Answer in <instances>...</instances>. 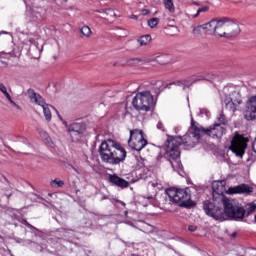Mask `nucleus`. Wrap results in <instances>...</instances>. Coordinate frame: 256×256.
<instances>
[{"label":"nucleus","mask_w":256,"mask_h":256,"mask_svg":"<svg viewBox=\"0 0 256 256\" xmlns=\"http://www.w3.org/2000/svg\"><path fill=\"white\" fill-rule=\"evenodd\" d=\"M191 127L193 129V132L190 133V135L184 136L182 138L181 136H168L166 142H165V154L164 157L169 161L171 164L172 169L174 171H178V169H181L183 165H181V150H179V147L181 145H184V147H187L188 149H193L195 147V144L197 143V139L193 137V133L195 132V120L191 118Z\"/></svg>","instance_id":"nucleus-1"},{"label":"nucleus","mask_w":256,"mask_h":256,"mask_svg":"<svg viewBox=\"0 0 256 256\" xmlns=\"http://www.w3.org/2000/svg\"><path fill=\"white\" fill-rule=\"evenodd\" d=\"M98 152L103 163H109L110 165H119L127 159L125 148L112 139L102 142Z\"/></svg>","instance_id":"nucleus-2"},{"label":"nucleus","mask_w":256,"mask_h":256,"mask_svg":"<svg viewBox=\"0 0 256 256\" xmlns=\"http://www.w3.org/2000/svg\"><path fill=\"white\" fill-rule=\"evenodd\" d=\"M165 199L185 209L195 207V201L191 200V188L189 187L184 189L168 188Z\"/></svg>","instance_id":"nucleus-3"},{"label":"nucleus","mask_w":256,"mask_h":256,"mask_svg":"<svg viewBox=\"0 0 256 256\" xmlns=\"http://www.w3.org/2000/svg\"><path fill=\"white\" fill-rule=\"evenodd\" d=\"M132 105L136 111H151L157 102L150 91H143L136 94L132 100Z\"/></svg>","instance_id":"nucleus-4"},{"label":"nucleus","mask_w":256,"mask_h":256,"mask_svg":"<svg viewBox=\"0 0 256 256\" xmlns=\"http://www.w3.org/2000/svg\"><path fill=\"white\" fill-rule=\"evenodd\" d=\"M224 217H228L230 221H243L245 219V210L237 200L228 199L223 202Z\"/></svg>","instance_id":"nucleus-5"},{"label":"nucleus","mask_w":256,"mask_h":256,"mask_svg":"<svg viewBox=\"0 0 256 256\" xmlns=\"http://www.w3.org/2000/svg\"><path fill=\"white\" fill-rule=\"evenodd\" d=\"M203 210L208 217H212V219H215V221H225L223 203L219 202L217 198H213L212 202L209 200L204 201Z\"/></svg>","instance_id":"nucleus-6"},{"label":"nucleus","mask_w":256,"mask_h":256,"mask_svg":"<svg viewBox=\"0 0 256 256\" xmlns=\"http://www.w3.org/2000/svg\"><path fill=\"white\" fill-rule=\"evenodd\" d=\"M225 131L226 129L225 126H223V124H214L213 126H210L207 129L195 126L192 135L194 139H196V141H199V139H201V133H204L205 135L212 137V139H221V137L225 135Z\"/></svg>","instance_id":"nucleus-7"},{"label":"nucleus","mask_w":256,"mask_h":256,"mask_svg":"<svg viewBox=\"0 0 256 256\" xmlns=\"http://www.w3.org/2000/svg\"><path fill=\"white\" fill-rule=\"evenodd\" d=\"M128 145L131 149H134V151H143L147 146V139L143 136V130H130Z\"/></svg>","instance_id":"nucleus-8"},{"label":"nucleus","mask_w":256,"mask_h":256,"mask_svg":"<svg viewBox=\"0 0 256 256\" xmlns=\"http://www.w3.org/2000/svg\"><path fill=\"white\" fill-rule=\"evenodd\" d=\"M28 98L30 99L31 103H35V105H39L43 108V114L46 121L50 122L52 119L51 109H49V105L45 103V99L41 97L39 93H36L35 90L29 88L27 90Z\"/></svg>","instance_id":"nucleus-9"},{"label":"nucleus","mask_w":256,"mask_h":256,"mask_svg":"<svg viewBox=\"0 0 256 256\" xmlns=\"http://www.w3.org/2000/svg\"><path fill=\"white\" fill-rule=\"evenodd\" d=\"M242 103L243 98L241 97V93L237 91L230 93L224 99L225 108L232 113H235V111H239V107Z\"/></svg>","instance_id":"nucleus-10"},{"label":"nucleus","mask_w":256,"mask_h":256,"mask_svg":"<svg viewBox=\"0 0 256 256\" xmlns=\"http://www.w3.org/2000/svg\"><path fill=\"white\" fill-rule=\"evenodd\" d=\"M229 149L236 155V157L243 158L245 150L247 149V142L245 141V138L241 135L234 136L231 140Z\"/></svg>","instance_id":"nucleus-11"},{"label":"nucleus","mask_w":256,"mask_h":256,"mask_svg":"<svg viewBox=\"0 0 256 256\" xmlns=\"http://www.w3.org/2000/svg\"><path fill=\"white\" fill-rule=\"evenodd\" d=\"M226 185L227 182L225 180L214 181L212 183V197L213 199H217L219 203H225V201L229 200L224 194L227 191L225 188Z\"/></svg>","instance_id":"nucleus-12"},{"label":"nucleus","mask_w":256,"mask_h":256,"mask_svg":"<svg viewBox=\"0 0 256 256\" xmlns=\"http://www.w3.org/2000/svg\"><path fill=\"white\" fill-rule=\"evenodd\" d=\"M85 131H87V125L84 122H74L68 126V133L72 141H79Z\"/></svg>","instance_id":"nucleus-13"},{"label":"nucleus","mask_w":256,"mask_h":256,"mask_svg":"<svg viewBox=\"0 0 256 256\" xmlns=\"http://www.w3.org/2000/svg\"><path fill=\"white\" fill-rule=\"evenodd\" d=\"M253 187L248 184H240L235 187H230L227 191L229 195H251Z\"/></svg>","instance_id":"nucleus-14"},{"label":"nucleus","mask_w":256,"mask_h":256,"mask_svg":"<svg viewBox=\"0 0 256 256\" xmlns=\"http://www.w3.org/2000/svg\"><path fill=\"white\" fill-rule=\"evenodd\" d=\"M226 25L227 39H231V37H237V35L241 33V28H239V24H237V22L226 18Z\"/></svg>","instance_id":"nucleus-15"},{"label":"nucleus","mask_w":256,"mask_h":256,"mask_svg":"<svg viewBox=\"0 0 256 256\" xmlns=\"http://www.w3.org/2000/svg\"><path fill=\"white\" fill-rule=\"evenodd\" d=\"M227 17L216 19V37L227 39Z\"/></svg>","instance_id":"nucleus-16"},{"label":"nucleus","mask_w":256,"mask_h":256,"mask_svg":"<svg viewBox=\"0 0 256 256\" xmlns=\"http://www.w3.org/2000/svg\"><path fill=\"white\" fill-rule=\"evenodd\" d=\"M108 181L115 187H120V189H127L129 187V181L119 177L117 174H110Z\"/></svg>","instance_id":"nucleus-17"},{"label":"nucleus","mask_w":256,"mask_h":256,"mask_svg":"<svg viewBox=\"0 0 256 256\" xmlns=\"http://www.w3.org/2000/svg\"><path fill=\"white\" fill-rule=\"evenodd\" d=\"M250 119H256V96H252L246 103V114Z\"/></svg>","instance_id":"nucleus-18"},{"label":"nucleus","mask_w":256,"mask_h":256,"mask_svg":"<svg viewBox=\"0 0 256 256\" xmlns=\"http://www.w3.org/2000/svg\"><path fill=\"white\" fill-rule=\"evenodd\" d=\"M197 81H203V78H198L197 76H192L190 80L177 81L174 85L177 87H182V89H187L193 85V83H197Z\"/></svg>","instance_id":"nucleus-19"},{"label":"nucleus","mask_w":256,"mask_h":256,"mask_svg":"<svg viewBox=\"0 0 256 256\" xmlns=\"http://www.w3.org/2000/svg\"><path fill=\"white\" fill-rule=\"evenodd\" d=\"M204 33H208V35H217V19H212L210 22L203 24Z\"/></svg>","instance_id":"nucleus-20"},{"label":"nucleus","mask_w":256,"mask_h":256,"mask_svg":"<svg viewBox=\"0 0 256 256\" xmlns=\"http://www.w3.org/2000/svg\"><path fill=\"white\" fill-rule=\"evenodd\" d=\"M256 210V204L255 203H248L243 207L244 211V217H249V215H253Z\"/></svg>","instance_id":"nucleus-21"},{"label":"nucleus","mask_w":256,"mask_h":256,"mask_svg":"<svg viewBox=\"0 0 256 256\" xmlns=\"http://www.w3.org/2000/svg\"><path fill=\"white\" fill-rule=\"evenodd\" d=\"M167 57V55H162V56H157L155 59L152 58H145L143 61H145V63H153V61H157V63H160V65H167V61H163V59H165Z\"/></svg>","instance_id":"nucleus-22"},{"label":"nucleus","mask_w":256,"mask_h":256,"mask_svg":"<svg viewBox=\"0 0 256 256\" xmlns=\"http://www.w3.org/2000/svg\"><path fill=\"white\" fill-rule=\"evenodd\" d=\"M151 39H152L151 35L146 34V35L141 36L137 41H138L140 47H145L149 43H151Z\"/></svg>","instance_id":"nucleus-23"},{"label":"nucleus","mask_w":256,"mask_h":256,"mask_svg":"<svg viewBox=\"0 0 256 256\" xmlns=\"http://www.w3.org/2000/svg\"><path fill=\"white\" fill-rule=\"evenodd\" d=\"M80 33H81V37H86L87 39H89V37H91V28L89 26H83L82 28H80Z\"/></svg>","instance_id":"nucleus-24"},{"label":"nucleus","mask_w":256,"mask_h":256,"mask_svg":"<svg viewBox=\"0 0 256 256\" xmlns=\"http://www.w3.org/2000/svg\"><path fill=\"white\" fill-rule=\"evenodd\" d=\"M164 6L170 13H175V4L173 3V0H164Z\"/></svg>","instance_id":"nucleus-25"},{"label":"nucleus","mask_w":256,"mask_h":256,"mask_svg":"<svg viewBox=\"0 0 256 256\" xmlns=\"http://www.w3.org/2000/svg\"><path fill=\"white\" fill-rule=\"evenodd\" d=\"M51 187H64L65 181L60 180L59 178H56L50 182Z\"/></svg>","instance_id":"nucleus-26"},{"label":"nucleus","mask_w":256,"mask_h":256,"mask_svg":"<svg viewBox=\"0 0 256 256\" xmlns=\"http://www.w3.org/2000/svg\"><path fill=\"white\" fill-rule=\"evenodd\" d=\"M193 35H201V33H205V28L202 25L195 26L192 30Z\"/></svg>","instance_id":"nucleus-27"},{"label":"nucleus","mask_w":256,"mask_h":256,"mask_svg":"<svg viewBox=\"0 0 256 256\" xmlns=\"http://www.w3.org/2000/svg\"><path fill=\"white\" fill-rule=\"evenodd\" d=\"M0 91L1 93H3V95H5L8 101H11V95L9 94V92H7V86H5V84L0 83Z\"/></svg>","instance_id":"nucleus-28"},{"label":"nucleus","mask_w":256,"mask_h":256,"mask_svg":"<svg viewBox=\"0 0 256 256\" xmlns=\"http://www.w3.org/2000/svg\"><path fill=\"white\" fill-rule=\"evenodd\" d=\"M159 25V18H151L148 20V26H150L151 29H155Z\"/></svg>","instance_id":"nucleus-29"},{"label":"nucleus","mask_w":256,"mask_h":256,"mask_svg":"<svg viewBox=\"0 0 256 256\" xmlns=\"http://www.w3.org/2000/svg\"><path fill=\"white\" fill-rule=\"evenodd\" d=\"M104 17H115V11L111 8H108L104 11Z\"/></svg>","instance_id":"nucleus-30"},{"label":"nucleus","mask_w":256,"mask_h":256,"mask_svg":"<svg viewBox=\"0 0 256 256\" xmlns=\"http://www.w3.org/2000/svg\"><path fill=\"white\" fill-rule=\"evenodd\" d=\"M209 11V6H204L202 8H199L197 13L194 15V17H199V13H207Z\"/></svg>","instance_id":"nucleus-31"},{"label":"nucleus","mask_w":256,"mask_h":256,"mask_svg":"<svg viewBox=\"0 0 256 256\" xmlns=\"http://www.w3.org/2000/svg\"><path fill=\"white\" fill-rule=\"evenodd\" d=\"M218 121L219 123H216V125H222L223 127H225V116L220 115V117H218Z\"/></svg>","instance_id":"nucleus-32"},{"label":"nucleus","mask_w":256,"mask_h":256,"mask_svg":"<svg viewBox=\"0 0 256 256\" xmlns=\"http://www.w3.org/2000/svg\"><path fill=\"white\" fill-rule=\"evenodd\" d=\"M41 18V14H39V12H33L32 13V20L33 21H37V19Z\"/></svg>","instance_id":"nucleus-33"},{"label":"nucleus","mask_w":256,"mask_h":256,"mask_svg":"<svg viewBox=\"0 0 256 256\" xmlns=\"http://www.w3.org/2000/svg\"><path fill=\"white\" fill-rule=\"evenodd\" d=\"M136 160L140 163V167H145V163H143L145 160L141 156H136Z\"/></svg>","instance_id":"nucleus-34"},{"label":"nucleus","mask_w":256,"mask_h":256,"mask_svg":"<svg viewBox=\"0 0 256 256\" xmlns=\"http://www.w3.org/2000/svg\"><path fill=\"white\" fill-rule=\"evenodd\" d=\"M157 129L160 131H165V126L163 125V122H158Z\"/></svg>","instance_id":"nucleus-35"},{"label":"nucleus","mask_w":256,"mask_h":256,"mask_svg":"<svg viewBox=\"0 0 256 256\" xmlns=\"http://www.w3.org/2000/svg\"><path fill=\"white\" fill-rule=\"evenodd\" d=\"M188 231H190L191 233H194V231H197V226L190 225V226L188 227Z\"/></svg>","instance_id":"nucleus-36"},{"label":"nucleus","mask_w":256,"mask_h":256,"mask_svg":"<svg viewBox=\"0 0 256 256\" xmlns=\"http://www.w3.org/2000/svg\"><path fill=\"white\" fill-rule=\"evenodd\" d=\"M12 105H14V107H17V109H19V105H17V103H15V101H13V99H11L10 96V100H8Z\"/></svg>","instance_id":"nucleus-37"},{"label":"nucleus","mask_w":256,"mask_h":256,"mask_svg":"<svg viewBox=\"0 0 256 256\" xmlns=\"http://www.w3.org/2000/svg\"><path fill=\"white\" fill-rule=\"evenodd\" d=\"M26 227H28L29 229H35V231H37V228H35L33 225H31L29 222H26Z\"/></svg>","instance_id":"nucleus-38"},{"label":"nucleus","mask_w":256,"mask_h":256,"mask_svg":"<svg viewBox=\"0 0 256 256\" xmlns=\"http://www.w3.org/2000/svg\"><path fill=\"white\" fill-rule=\"evenodd\" d=\"M50 107H52V109H54V111L57 113L59 119H63V118L61 117V114H59V110H58V109H56V108L53 107V106H50Z\"/></svg>","instance_id":"nucleus-39"},{"label":"nucleus","mask_w":256,"mask_h":256,"mask_svg":"<svg viewBox=\"0 0 256 256\" xmlns=\"http://www.w3.org/2000/svg\"><path fill=\"white\" fill-rule=\"evenodd\" d=\"M23 144L27 145L28 147H31V143H29V141L27 139L23 140Z\"/></svg>","instance_id":"nucleus-40"},{"label":"nucleus","mask_w":256,"mask_h":256,"mask_svg":"<svg viewBox=\"0 0 256 256\" xmlns=\"http://www.w3.org/2000/svg\"><path fill=\"white\" fill-rule=\"evenodd\" d=\"M43 137L46 138V141H49V134L47 132H43Z\"/></svg>","instance_id":"nucleus-41"},{"label":"nucleus","mask_w":256,"mask_h":256,"mask_svg":"<svg viewBox=\"0 0 256 256\" xmlns=\"http://www.w3.org/2000/svg\"><path fill=\"white\" fill-rule=\"evenodd\" d=\"M200 113L207 115V113H209V111H207V109H202V110L200 111Z\"/></svg>","instance_id":"nucleus-42"},{"label":"nucleus","mask_w":256,"mask_h":256,"mask_svg":"<svg viewBox=\"0 0 256 256\" xmlns=\"http://www.w3.org/2000/svg\"><path fill=\"white\" fill-rule=\"evenodd\" d=\"M97 13H103V15H105V10L101 9V10H96Z\"/></svg>","instance_id":"nucleus-43"},{"label":"nucleus","mask_w":256,"mask_h":256,"mask_svg":"<svg viewBox=\"0 0 256 256\" xmlns=\"http://www.w3.org/2000/svg\"><path fill=\"white\" fill-rule=\"evenodd\" d=\"M72 169H73V171H75L78 175L81 174V173L79 172V170H77V168H75V167L72 166Z\"/></svg>","instance_id":"nucleus-44"},{"label":"nucleus","mask_w":256,"mask_h":256,"mask_svg":"<svg viewBox=\"0 0 256 256\" xmlns=\"http://www.w3.org/2000/svg\"><path fill=\"white\" fill-rule=\"evenodd\" d=\"M231 237H233V238L237 237V232L232 233Z\"/></svg>","instance_id":"nucleus-45"},{"label":"nucleus","mask_w":256,"mask_h":256,"mask_svg":"<svg viewBox=\"0 0 256 256\" xmlns=\"http://www.w3.org/2000/svg\"><path fill=\"white\" fill-rule=\"evenodd\" d=\"M143 13H144V15H147V13H149V10L144 9V10H143Z\"/></svg>","instance_id":"nucleus-46"},{"label":"nucleus","mask_w":256,"mask_h":256,"mask_svg":"<svg viewBox=\"0 0 256 256\" xmlns=\"http://www.w3.org/2000/svg\"><path fill=\"white\" fill-rule=\"evenodd\" d=\"M131 19H137L136 15H132Z\"/></svg>","instance_id":"nucleus-47"},{"label":"nucleus","mask_w":256,"mask_h":256,"mask_svg":"<svg viewBox=\"0 0 256 256\" xmlns=\"http://www.w3.org/2000/svg\"><path fill=\"white\" fill-rule=\"evenodd\" d=\"M159 158H160V159H162V158H163V156H158V159H159Z\"/></svg>","instance_id":"nucleus-48"},{"label":"nucleus","mask_w":256,"mask_h":256,"mask_svg":"<svg viewBox=\"0 0 256 256\" xmlns=\"http://www.w3.org/2000/svg\"><path fill=\"white\" fill-rule=\"evenodd\" d=\"M148 199H153V196L148 197Z\"/></svg>","instance_id":"nucleus-49"},{"label":"nucleus","mask_w":256,"mask_h":256,"mask_svg":"<svg viewBox=\"0 0 256 256\" xmlns=\"http://www.w3.org/2000/svg\"><path fill=\"white\" fill-rule=\"evenodd\" d=\"M67 1H69V0H64V3H67Z\"/></svg>","instance_id":"nucleus-50"},{"label":"nucleus","mask_w":256,"mask_h":256,"mask_svg":"<svg viewBox=\"0 0 256 256\" xmlns=\"http://www.w3.org/2000/svg\"><path fill=\"white\" fill-rule=\"evenodd\" d=\"M137 61H143V60H141V59H137Z\"/></svg>","instance_id":"nucleus-51"},{"label":"nucleus","mask_w":256,"mask_h":256,"mask_svg":"<svg viewBox=\"0 0 256 256\" xmlns=\"http://www.w3.org/2000/svg\"><path fill=\"white\" fill-rule=\"evenodd\" d=\"M122 205H125V202H122Z\"/></svg>","instance_id":"nucleus-52"},{"label":"nucleus","mask_w":256,"mask_h":256,"mask_svg":"<svg viewBox=\"0 0 256 256\" xmlns=\"http://www.w3.org/2000/svg\"><path fill=\"white\" fill-rule=\"evenodd\" d=\"M254 219H255V223H256V215H255V218H254Z\"/></svg>","instance_id":"nucleus-53"},{"label":"nucleus","mask_w":256,"mask_h":256,"mask_svg":"<svg viewBox=\"0 0 256 256\" xmlns=\"http://www.w3.org/2000/svg\"><path fill=\"white\" fill-rule=\"evenodd\" d=\"M2 33H7V32H2Z\"/></svg>","instance_id":"nucleus-54"}]
</instances>
